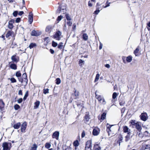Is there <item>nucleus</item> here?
<instances>
[{
    "mask_svg": "<svg viewBox=\"0 0 150 150\" xmlns=\"http://www.w3.org/2000/svg\"><path fill=\"white\" fill-rule=\"evenodd\" d=\"M66 7L64 4H61L59 5V7L57 10V13H65L66 11Z\"/></svg>",
    "mask_w": 150,
    "mask_h": 150,
    "instance_id": "1",
    "label": "nucleus"
},
{
    "mask_svg": "<svg viewBox=\"0 0 150 150\" xmlns=\"http://www.w3.org/2000/svg\"><path fill=\"white\" fill-rule=\"evenodd\" d=\"M3 147V150H10L12 147L11 144V143L4 142L2 145Z\"/></svg>",
    "mask_w": 150,
    "mask_h": 150,
    "instance_id": "2",
    "label": "nucleus"
},
{
    "mask_svg": "<svg viewBox=\"0 0 150 150\" xmlns=\"http://www.w3.org/2000/svg\"><path fill=\"white\" fill-rule=\"evenodd\" d=\"M96 92V91L95 93L96 97V98L98 99V101L100 103H101L103 105H104L105 104L106 101L104 98L103 97L97 94Z\"/></svg>",
    "mask_w": 150,
    "mask_h": 150,
    "instance_id": "3",
    "label": "nucleus"
},
{
    "mask_svg": "<svg viewBox=\"0 0 150 150\" xmlns=\"http://www.w3.org/2000/svg\"><path fill=\"white\" fill-rule=\"evenodd\" d=\"M92 142L91 140H89L87 141L85 147V150H91L92 147Z\"/></svg>",
    "mask_w": 150,
    "mask_h": 150,
    "instance_id": "4",
    "label": "nucleus"
},
{
    "mask_svg": "<svg viewBox=\"0 0 150 150\" xmlns=\"http://www.w3.org/2000/svg\"><path fill=\"white\" fill-rule=\"evenodd\" d=\"M62 33L60 31H57L55 35H54L53 37L56 40H59L61 39L60 36L61 35Z\"/></svg>",
    "mask_w": 150,
    "mask_h": 150,
    "instance_id": "5",
    "label": "nucleus"
},
{
    "mask_svg": "<svg viewBox=\"0 0 150 150\" xmlns=\"http://www.w3.org/2000/svg\"><path fill=\"white\" fill-rule=\"evenodd\" d=\"M27 123L25 122H23V124L21 125V131L23 133H25V130L27 127Z\"/></svg>",
    "mask_w": 150,
    "mask_h": 150,
    "instance_id": "6",
    "label": "nucleus"
},
{
    "mask_svg": "<svg viewBox=\"0 0 150 150\" xmlns=\"http://www.w3.org/2000/svg\"><path fill=\"white\" fill-rule=\"evenodd\" d=\"M140 117L141 119L144 121H146L148 118L147 114L146 112L142 113Z\"/></svg>",
    "mask_w": 150,
    "mask_h": 150,
    "instance_id": "7",
    "label": "nucleus"
},
{
    "mask_svg": "<svg viewBox=\"0 0 150 150\" xmlns=\"http://www.w3.org/2000/svg\"><path fill=\"white\" fill-rule=\"evenodd\" d=\"M11 59L13 62L16 63H17L19 61V57L17 56L16 54L13 55L11 58Z\"/></svg>",
    "mask_w": 150,
    "mask_h": 150,
    "instance_id": "8",
    "label": "nucleus"
},
{
    "mask_svg": "<svg viewBox=\"0 0 150 150\" xmlns=\"http://www.w3.org/2000/svg\"><path fill=\"white\" fill-rule=\"evenodd\" d=\"M41 34V32L33 30L31 32V35L33 36H37L40 35Z\"/></svg>",
    "mask_w": 150,
    "mask_h": 150,
    "instance_id": "9",
    "label": "nucleus"
},
{
    "mask_svg": "<svg viewBox=\"0 0 150 150\" xmlns=\"http://www.w3.org/2000/svg\"><path fill=\"white\" fill-rule=\"evenodd\" d=\"M15 35L13 31L12 30H9L7 33L6 35V37L8 38L10 36H12L13 37H14L15 36Z\"/></svg>",
    "mask_w": 150,
    "mask_h": 150,
    "instance_id": "10",
    "label": "nucleus"
},
{
    "mask_svg": "<svg viewBox=\"0 0 150 150\" xmlns=\"http://www.w3.org/2000/svg\"><path fill=\"white\" fill-rule=\"evenodd\" d=\"M100 132V129L98 128H95L93 130V134L94 136L98 135Z\"/></svg>",
    "mask_w": 150,
    "mask_h": 150,
    "instance_id": "11",
    "label": "nucleus"
},
{
    "mask_svg": "<svg viewBox=\"0 0 150 150\" xmlns=\"http://www.w3.org/2000/svg\"><path fill=\"white\" fill-rule=\"evenodd\" d=\"M33 15L32 12H30L28 15V18L29 22L30 24L32 23L33 21Z\"/></svg>",
    "mask_w": 150,
    "mask_h": 150,
    "instance_id": "12",
    "label": "nucleus"
},
{
    "mask_svg": "<svg viewBox=\"0 0 150 150\" xmlns=\"http://www.w3.org/2000/svg\"><path fill=\"white\" fill-rule=\"evenodd\" d=\"M90 116L88 113H86L84 117V122L86 123H87L89 122V120L90 119Z\"/></svg>",
    "mask_w": 150,
    "mask_h": 150,
    "instance_id": "13",
    "label": "nucleus"
},
{
    "mask_svg": "<svg viewBox=\"0 0 150 150\" xmlns=\"http://www.w3.org/2000/svg\"><path fill=\"white\" fill-rule=\"evenodd\" d=\"M59 135V132L56 131L53 133L52 137L53 138H55L58 139Z\"/></svg>",
    "mask_w": 150,
    "mask_h": 150,
    "instance_id": "14",
    "label": "nucleus"
},
{
    "mask_svg": "<svg viewBox=\"0 0 150 150\" xmlns=\"http://www.w3.org/2000/svg\"><path fill=\"white\" fill-rule=\"evenodd\" d=\"M123 131L125 133L127 132V133H129V134L130 133V129H129L127 126H125L123 127Z\"/></svg>",
    "mask_w": 150,
    "mask_h": 150,
    "instance_id": "15",
    "label": "nucleus"
},
{
    "mask_svg": "<svg viewBox=\"0 0 150 150\" xmlns=\"http://www.w3.org/2000/svg\"><path fill=\"white\" fill-rule=\"evenodd\" d=\"M123 139V138L122 135L120 134V135H119V139L117 142V143L119 144V146L120 145L121 143L122 142Z\"/></svg>",
    "mask_w": 150,
    "mask_h": 150,
    "instance_id": "16",
    "label": "nucleus"
},
{
    "mask_svg": "<svg viewBox=\"0 0 150 150\" xmlns=\"http://www.w3.org/2000/svg\"><path fill=\"white\" fill-rule=\"evenodd\" d=\"M10 67L12 69L16 70L17 69V66L14 63H12L10 65Z\"/></svg>",
    "mask_w": 150,
    "mask_h": 150,
    "instance_id": "17",
    "label": "nucleus"
},
{
    "mask_svg": "<svg viewBox=\"0 0 150 150\" xmlns=\"http://www.w3.org/2000/svg\"><path fill=\"white\" fill-rule=\"evenodd\" d=\"M21 125V124L20 122H18L15 124L13 126V127L15 129H18L20 128Z\"/></svg>",
    "mask_w": 150,
    "mask_h": 150,
    "instance_id": "18",
    "label": "nucleus"
},
{
    "mask_svg": "<svg viewBox=\"0 0 150 150\" xmlns=\"http://www.w3.org/2000/svg\"><path fill=\"white\" fill-rule=\"evenodd\" d=\"M74 99H76L79 98V92L78 91H77L76 90H75L74 92Z\"/></svg>",
    "mask_w": 150,
    "mask_h": 150,
    "instance_id": "19",
    "label": "nucleus"
},
{
    "mask_svg": "<svg viewBox=\"0 0 150 150\" xmlns=\"http://www.w3.org/2000/svg\"><path fill=\"white\" fill-rule=\"evenodd\" d=\"M135 127L136 129L138 130L139 132H140L142 129L141 125L139 124V123H136Z\"/></svg>",
    "mask_w": 150,
    "mask_h": 150,
    "instance_id": "20",
    "label": "nucleus"
},
{
    "mask_svg": "<svg viewBox=\"0 0 150 150\" xmlns=\"http://www.w3.org/2000/svg\"><path fill=\"white\" fill-rule=\"evenodd\" d=\"M40 103V102L39 101H36L35 103V105L34 106V108L35 109H36L38 108Z\"/></svg>",
    "mask_w": 150,
    "mask_h": 150,
    "instance_id": "21",
    "label": "nucleus"
},
{
    "mask_svg": "<svg viewBox=\"0 0 150 150\" xmlns=\"http://www.w3.org/2000/svg\"><path fill=\"white\" fill-rule=\"evenodd\" d=\"M4 103L2 100H0V110L3 109L4 106Z\"/></svg>",
    "mask_w": 150,
    "mask_h": 150,
    "instance_id": "22",
    "label": "nucleus"
},
{
    "mask_svg": "<svg viewBox=\"0 0 150 150\" xmlns=\"http://www.w3.org/2000/svg\"><path fill=\"white\" fill-rule=\"evenodd\" d=\"M94 149L95 150H100L101 149V148L98 144H95L94 146Z\"/></svg>",
    "mask_w": 150,
    "mask_h": 150,
    "instance_id": "23",
    "label": "nucleus"
},
{
    "mask_svg": "<svg viewBox=\"0 0 150 150\" xmlns=\"http://www.w3.org/2000/svg\"><path fill=\"white\" fill-rule=\"evenodd\" d=\"M139 49L138 47L136 48L134 51V53L136 56H138L139 55Z\"/></svg>",
    "mask_w": 150,
    "mask_h": 150,
    "instance_id": "24",
    "label": "nucleus"
},
{
    "mask_svg": "<svg viewBox=\"0 0 150 150\" xmlns=\"http://www.w3.org/2000/svg\"><path fill=\"white\" fill-rule=\"evenodd\" d=\"M106 113L105 112H103L101 116L100 120H104L106 118Z\"/></svg>",
    "mask_w": 150,
    "mask_h": 150,
    "instance_id": "25",
    "label": "nucleus"
},
{
    "mask_svg": "<svg viewBox=\"0 0 150 150\" xmlns=\"http://www.w3.org/2000/svg\"><path fill=\"white\" fill-rule=\"evenodd\" d=\"M52 29V27L51 26L49 25L47 27L45 30L46 32H50Z\"/></svg>",
    "mask_w": 150,
    "mask_h": 150,
    "instance_id": "26",
    "label": "nucleus"
},
{
    "mask_svg": "<svg viewBox=\"0 0 150 150\" xmlns=\"http://www.w3.org/2000/svg\"><path fill=\"white\" fill-rule=\"evenodd\" d=\"M130 138V135L129 133H127V135L125 137V140L126 142H127L129 141Z\"/></svg>",
    "mask_w": 150,
    "mask_h": 150,
    "instance_id": "27",
    "label": "nucleus"
},
{
    "mask_svg": "<svg viewBox=\"0 0 150 150\" xmlns=\"http://www.w3.org/2000/svg\"><path fill=\"white\" fill-rule=\"evenodd\" d=\"M37 46V45L35 43H31L29 47L30 49H31L33 48L34 47H35Z\"/></svg>",
    "mask_w": 150,
    "mask_h": 150,
    "instance_id": "28",
    "label": "nucleus"
},
{
    "mask_svg": "<svg viewBox=\"0 0 150 150\" xmlns=\"http://www.w3.org/2000/svg\"><path fill=\"white\" fill-rule=\"evenodd\" d=\"M83 38L85 41L87 40L88 39V36L86 33H84L83 35Z\"/></svg>",
    "mask_w": 150,
    "mask_h": 150,
    "instance_id": "29",
    "label": "nucleus"
},
{
    "mask_svg": "<svg viewBox=\"0 0 150 150\" xmlns=\"http://www.w3.org/2000/svg\"><path fill=\"white\" fill-rule=\"evenodd\" d=\"M37 147V145L35 144H33V146L31 147V150H36Z\"/></svg>",
    "mask_w": 150,
    "mask_h": 150,
    "instance_id": "30",
    "label": "nucleus"
},
{
    "mask_svg": "<svg viewBox=\"0 0 150 150\" xmlns=\"http://www.w3.org/2000/svg\"><path fill=\"white\" fill-rule=\"evenodd\" d=\"M24 82H25V84L24 85L25 86L28 83V79H21V82L22 83H23Z\"/></svg>",
    "mask_w": 150,
    "mask_h": 150,
    "instance_id": "31",
    "label": "nucleus"
},
{
    "mask_svg": "<svg viewBox=\"0 0 150 150\" xmlns=\"http://www.w3.org/2000/svg\"><path fill=\"white\" fill-rule=\"evenodd\" d=\"M63 43L62 42H61L59 43L57 47L58 48L60 49H62L63 47Z\"/></svg>",
    "mask_w": 150,
    "mask_h": 150,
    "instance_id": "32",
    "label": "nucleus"
},
{
    "mask_svg": "<svg viewBox=\"0 0 150 150\" xmlns=\"http://www.w3.org/2000/svg\"><path fill=\"white\" fill-rule=\"evenodd\" d=\"M132 60V57L131 56H129L126 58V60L128 62H130Z\"/></svg>",
    "mask_w": 150,
    "mask_h": 150,
    "instance_id": "33",
    "label": "nucleus"
},
{
    "mask_svg": "<svg viewBox=\"0 0 150 150\" xmlns=\"http://www.w3.org/2000/svg\"><path fill=\"white\" fill-rule=\"evenodd\" d=\"M51 146V144L49 143H46L45 145V147L47 149L50 148Z\"/></svg>",
    "mask_w": 150,
    "mask_h": 150,
    "instance_id": "34",
    "label": "nucleus"
},
{
    "mask_svg": "<svg viewBox=\"0 0 150 150\" xmlns=\"http://www.w3.org/2000/svg\"><path fill=\"white\" fill-rule=\"evenodd\" d=\"M56 83L57 85H59L61 83V80L59 78H57L56 79Z\"/></svg>",
    "mask_w": 150,
    "mask_h": 150,
    "instance_id": "35",
    "label": "nucleus"
},
{
    "mask_svg": "<svg viewBox=\"0 0 150 150\" xmlns=\"http://www.w3.org/2000/svg\"><path fill=\"white\" fill-rule=\"evenodd\" d=\"M12 23H11V22H9L8 23V28L10 29H12L13 27V25Z\"/></svg>",
    "mask_w": 150,
    "mask_h": 150,
    "instance_id": "36",
    "label": "nucleus"
},
{
    "mask_svg": "<svg viewBox=\"0 0 150 150\" xmlns=\"http://www.w3.org/2000/svg\"><path fill=\"white\" fill-rule=\"evenodd\" d=\"M74 145L75 146L77 147L79 146V143L78 141L77 140L75 141L73 143Z\"/></svg>",
    "mask_w": 150,
    "mask_h": 150,
    "instance_id": "37",
    "label": "nucleus"
},
{
    "mask_svg": "<svg viewBox=\"0 0 150 150\" xmlns=\"http://www.w3.org/2000/svg\"><path fill=\"white\" fill-rule=\"evenodd\" d=\"M144 135L146 137H148L150 136V133H149L148 132L146 131L144 132Z\"/></svg>",
    "mask_w": 150,
    "mask_h": 150,
    "instance_id": "38",
    "label": "nucleus"
},
{
    "mask_svg": "<svg viewBox=\"0 0 150 150\" xmlns=\"http://www.w3.org/2000/svg\"><path fill=\"white\" fill-rule=\"evenodd\" d=\"M99 76L100 75L99 74H96L95 80V82H97L98 81L99 79Z\"/></svg>",
    "mask_w": 150,
    "mask_h": 150,
    "instance_id": "39",
    "label": "nucleus"
},
{
    "mask_svg": "<svg viewBox=\"0 0 150 150\" xmlns=\"http://www.w3.org/2000/svg\"><path fill=\"white\" fill-rule=\"evenodd\" d=\"M16 76L18 77H21V74L20 73V71H17L16 74Z\"/></svg>",
    "mask_w": 150,
    "mask_h": 150,
    "instance_id": "40",
    "label": "nucleus"
},
{
    "mask_svg": "<svg viewBox=\"0 0 150 150\" xmlns=\"http://www.w3.org/2000/svg\"><path fill=\"white\" fill-rule=\"evenodd\" d=\"M8 79L10 80L11 83H14L16 82V80L13 77L11 78L10 79L9 78Z\"/></svg>",
    "mask_w": 150,
    "mask_h": 150,
    "instance_id": "41",
    "label": "nucleus"
},
{
    "mask_svg": "<svg viewBox=\"0 0 150 150\" xmlns=\"http://www.w3.org/2000/svg\"><path fill=\"white\" fill-rule=\"evenodd\" d=\"M117 96V93L116 92H114L112 95V98L113 99H115L116 98Z\"/></svg>",
    "mask_w": 150,
    "mask_h": 150,
    "instance_id": "42",
    "label": "nucleus"
},
{
    "mask_svg": "<svg viewBox=\"0 0 150 150\" xmlns=\"http://www.w3.org/2000/svg\"><path fill=\"white\" fill-rule=\"evenodd\" d=\"M14 108L16 110H17L20 108V106L19 105L16 104L15 105Z\"/></svg>",
    "mask_w": 150,
    "mask_h": 150,
    "instance_id": "43",
    "label": "nucleus"
},
{
    "mask_svg": "<svg viewBox=\"0 0 150 150\" xmlns=\"http://www.w3.org/2000/svg\"><path fill=\"white\" fill-rule=\"evenodd\" d=\"M57 42L54 41H52V45L53 47H55L57 46Z\"/></svg>",
    "mask_w": 150,
    "mask_h": 150,
    "instance_id": "44",
    "label": "nucleus"
},
{
    "mask_svg": "<svg viewBox=\"0 0 150 150\" xmlns=\"http://www.w3.org/2000/svg\"><path fill=\"white\" fill-rule=\"evenodd\" d=\"M66 18L67 20L70 21L71 20V18L70 16H69L68 14H66Z\"/></svg>",
    "mask_w": 150,
    "mask_h": 150,
    "instance_id": "45",
    "label": "nucleus"
},
{
    "mask_svg": "<svg viewBox=\"0 0 150 150\" xmlns=\"http://www.w3.org/2000/svg\"><path fill=\"white\" fill-rule=\"evenodd\" d=\"M119 102L120 105L121 106L125 104V101L123 100L122 101L120 100Z\"/></svg>",
    "mask_w": 150,
    "mask_h": 150,
    "instance_id": "46",
    "label": "nucleus"
},
{
    "mask_svg": "<svg viewBox=\"0 0 150 150\" xmlns=\"http://www.w3.org/2000/svg\"><path fill=\"white\" fill-rule=\"evenodd\" d=\"M49 89L48 88H47L46 89H44L43 93L45 94H46L49 93Z\"/></svg>",
    "mask_w": 150,
    "mask_h": 150,
    "instance_id": "47",
    "label": "nucleus"
},
{
    "mask_svg": "<svg viewBox=\"0 0 150 150\" xmlns=\"http://www.w3.org/2000/svg\"><path fill=\"white\" fill-rule=\"evenodd\" d=\"M100 11V10H99V9L96 8V10L94 12V13L96 14H98Z\"/></svg>",
    "mask_w": 150,
    "mask_h": 150,
    "instance_id": "48",
    "label": "nucleus"
},
{
    "mask_svg": "<svg viewBox=\"0 0 150 150\" xmlns=\"http://www.w3.org/2000/svg\"><path fill=\"white\" fill-rule=\"evenodd\" d=\"M22 78L23 79H27V76L25 73L23 74L22 75Z\"/></svg>",
    "mask_w": 150,
    "mask_h": 150,
    "instance_id": "49",
    "label": "nucleus"
},
{
    "mask_svg": "<svg viewBox=\"0 0 150 150\" xmlns=\"http://www.w3.org/2000/svg\"><path fill=\"white\" fill-rule=\"evenodd\" d=\"M125 109H126L125 108V107H124L123 108H122V109L121 110V112L122 114V115L123 113H124L125 112Z\"/></svg>",
    "mask_w": 150,
    "mask_h": 150,
    "instance_id": "50",
    "label": "nucleus"
},
{
    "mask_svg": "<svg viewBox=\"0 0 150 150\" xmlns=\"http://www.w3.org/2000/svg\"><path fill=\"white\" fill-rule=\"evenodd\" d=\"M18 11H15L13 13V16L14 17H16L17 16L18 13Z\"/></svg>",
    "mask_w": 150,
    "mask_h": 150,
    "instance_id": "51",
    "label": "nucleus"
},
{
    "mask_svg": "<svg viewBox=\"0 0 150 150\" xmlns=\"http://www.w3.org/2000/svg\"><path fill=\"white\" fill-rule=\"evenodd\" d=\"M28 95V91H27L25 94V95L23 98V99L25 100L26 98Z\"/></svg>",
    "mask_w": 150,
    "mask_h": 150,
    "instance_id": "52",
    "label": "nucleus"
},
{
    "mask_svg": "<svg viewBox=\"0 0 150 150\" xmlns=\"http://www.w3.org/2000/svg\"><path fill=\"white\" fill-rule=\"evenodd\" d=\"M62 17L61 16H58L57 19V21H60L62 19Z\"/></svg>",
    "mask_w": 150,
    "mask_h": 150,
    "instance_id": "53",
    "label": "nucleus"
},
{
    "mask_svg": "<svg viewBox=\"0 0 150 150\" xmlns=\"http://www.w3.org/2000/svg\"><path fill=\"white\" fill-rule=\"evenodd\" d=\"M21 18H18L16 19L15 21L16 23H19L21 21Z\"/></svg>",
    "mask_w": 150,
    "mask_h": 150,
    "instance_id": "54",
    "label": "nucleus"
},
{
    "mask_svg": "<svg viewBox=\"0 0 150 150\" xmlns=\"http://www.w3.org/2000/svg\"><path fill=\"white\" fill-rule=\"evenodd\" d=\"M85 135V132L84 131H83L81 134V137L82 138L84 137Z\"/></svg>",
    "mask_w": 150,
    "mask_h": 150,
    "instance_id": "55",
    "label": "nucleus"
},
{
    "mask_svg": "<svg viewBox=\"0 0 150 150\" xmlns=\"http://www.w3.org/2000/svg\"><path fill=\"white\" fill-rule=\"evenodd\" d=\"M22 98H20L17 100V102L18 103H20L22 102Z\"/></svg>",
    "mask_w": 150,
    "mask_h": 150,
    "instance_id": "56",
    "label": "nucleus"
},
{
    "mask_svg": "<svg viewBox=\"0 0 150 150\" xmlns=\"http://www.w3.org/2000/svg\"><path fill=\"white\" fill-rule=\"evenodd\" d=\"M67 23L68 25L69 26H71V25L72 24V22H71L70 21H69L67 22Z\"/></svg>",
    "mask_w": 150,
    "mask_h": 150,
    "instance_id": "57",
    "label": "nucleus"
},
{
    "mask_svg": "<svg viewBox=\"0 0 150 150\" xmlns=\"http://www.w3.org/2000/svg\"><path fill=\"white\" fill-rule=\"evenodd\" d=\"M88 6L90 7L92 6V4L91 3V2L90 1H89L88 2Z\"/></svg>",
    "mask_w": 150,
    "mask_h": 150,
    "instance_id": "58",
    "label": "nucleus"
},
{
    "mask_svg": "<svg viewBox=\"0 0 150 150\" xmlns=\"http://www.w3.org/2000/svg\"><path fill=\"white\" fill-rule=\"evenodd\" d=\"M106 126H107V129H110L111 128V127L112 126H111L110 125H109L108 124H107Z\"/></svg>",
    "mask_w": 150,
    "mask_h": 150,
    "instance_id": "59",
    "label": "nucleus"
},
{
    "mask_svg": "<svg viewBox=\"0 0 150 150\" xmlns=\"http://www.w3.org/2000/svg\"><path fill=\"white\" fill-rule=\"evenodd\" d=\"M76 27V25L75 23L73 24V27H72V29L73 30H75Z\"/></svg>",
    "mask_w": 150,
    "mask_h": 150,
    "instance_id": "60",
    "label": "nucleus"
},
{
    "mask_svg": "<svg viewBox=\"0 0 150 150\" xmlns=\"http://www.w3.org/2000/svg\"><path fill=\"white\" fill-rule=\"evenodd\" d=\"M100 6V5L98 3H97L96 6V8L100 9V8L99 7Z\"/></svg>",
    "mask_w": 150,
    "mask_h": 150,
    "instance_id": "61",
    "label": "nucleus"
},
{
    "mask_svg": "<svg viewBox=\"0 0 150 150\" xmlns=\"http://www.w3.org/2000/svg\"><path fill=\"white\" fill-rule=\"evenodd\" d=\"M50 51L52 54H53L54 52V51L52 49L50 50Z\"/></svg>",
    "mask_w": 150,
    "mask_h": 150,
    "instance_id": "62",
    "label": "nucleus"
},
{
    "mask_svg": "<svg viewBox=\"0 0 150 150\" xmlns=\"http://www.w3.org/2000/svg\"><path fill=\"white\" fill-rule=\"evenodd\" d=\"M79 64L81 63L84 64V61L81 59H80L79 61Z\"/></svg>",
    "mask_w": 150,
    "mask_h": 150,
    "instance_id": "63",
    "label": "nucleus"
},
{
    "mask_svg": "<svg viewBox=\"0 0 150 150\" xmlns=\"http://www.w3.org/2000/svg\"><path fill=\"white\" fill-rule=\"evenodd\" d=\"M106 131L108 133V135H109L110 132L111 131L110 129H107Z\"/></svg>",
    "mask_w": 150,
    "mask_h": 150,
    "instance_id": "64",
    "label": "nucleus"
}]
</instances>
